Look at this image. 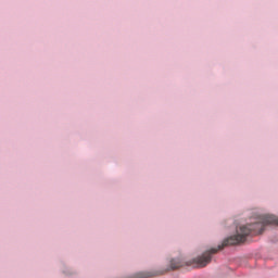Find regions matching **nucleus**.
Instances as JSON below:
<instances>
[{"label":"nucleus","mask_w":278,"mask_h":278,"mask_svg":"<svg viewBox=\"0 0 278 278\" xmlns=\"http://www.w3.org/2000/svg\"><path fill=\"white\" fill-rule=\"evenodd\" d=\"M170 268H172V270H176V268H181V262L172 260Z\"/></svg>","instance_id":"nucleus-2"},{"label":"nucleus","mask_w":278,"mask_h":278,"mask_svg":"<svg viewBox=\"0 0 278 278\" xmlns=\"http://www.w3.org/2000/svg\"><path fill=\"white\" fill-rule=\"evenodd\" d=\"M266 225H278V218L275 215H262L260 219L247 226H241L237 232V235L231 236L224 240L222 245H218V249H211L203 253V255L197 258V264L201 266V268L205 267L206 264L212 262V255L214 253H218L225 247H233L235 244H241L247 241V236H260V233H264V229Z\"/></svg>","instance_id":"nucleus-1"},{"label":"nucleus","mask_w":278,"mask_h":278,"mask_svg":"<svg viewBox=\"0 0 278 278\" xmlns=\"http://www.w3.org/2000/svg\"><path fill=\"white\" fill-rule=\"evenodd\" d=\"M136 278H142V276H136Z\"/></svg>","instance_id":"nucleus-3"}]
</instances>
